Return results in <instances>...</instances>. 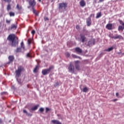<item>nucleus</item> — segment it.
<instances>
[{
    "label": "nucleus",
    "mask_w": 124,
    "mask_h": 124,
    "mask_svg": "<svg viewBox=\"0 0 124 124\" xmlns=\"http://www.w3.org/2000/svg\"><path fill=\"white\" fill-rule=\"evenodd\" d=\"M7 40L9 41L10 43L11 44L12 47H16L18 44V41L17 38L14 34H10L7 38Z\"/></svg>",
    "instance_id": "obj_1"
},
{
    "label": "nucleus",
    "mask_w": 124,
    "mask_h": 124,
    "mask_svg": "<svg viewBox=\"0 0 124 124\" xmlns=\"http://www.w3.org/2000/svg\"><path fill=\"white\" fill-rule=\"evenodd\" d=\"M54 68V66H50L49 68L43 69L42 71L43 76H46L50 73V71Z\"/></svg>",
    "instance_id": "obj_2"
},
{
    "label": "nucleus",
    "mask_w": 124,
    "mask_h": 124,
    "mask_svg": "<svg viewBox=\"0 0 124 124\" xmlns=\"http://www.w3.org/2000/svg\"><path fill=\"white\" fill-rule=\"evenodd\" d=\"M24 70V67L22 66H19L18 67L17 70H16V77L19 78L21 72Z\"/></svg>",
    "instance_id": "obj_3"
},
{
    "label": "nucleus",
    "mask_w": 124,
    "mask_h": 124,
    "mask_svg": "<svg viewBox=\"0 0 124 124\" xmlns=\"http://www.w3.org/2000/svg\"><path fill=\"white\" fill-rule=\"evenodd\" d=\"M67 3L66 2H62L59 3V10H62L63 9L65 10L67 7Z\"/></svg>",
    "instance_id": "obj_4"
},
{
    "label": "nucleus",
    "mask_w": 124,
    "mask_h": 124,
    "mask_svg": "<svg viewBox=\"0 0 124 124\" xmlns=\"http://www.w3.org/2000/svg\"><path fill=\"white\" fill-rule=\"evenodd\" d=\"M68 69L69 70V72H70L72 74H74L75 67L72 62L70 63V65H69V67L68 68Z\"/></svg>",
    "instance_id": "obj_5"
},
{
    "label": "nucleus",
    "mask_w": 124,
    "mask_h": 124,
    "mask_svg": "<svg viewBox=\"0 0 124 124\" xmlns=\"http://www.w3.org/2000/svg\"><path fill=\"white\" fill-rule=\"evenodd\" d=\"M109 37L110 38H112V39H119V40H121V39H123V37L121 35H115V36H111V35H109Z\"/></svg>",
    "instance_id": "obj_6"
},
{
    "label": "nucleus",
    "mask_w": 124,
    "mask_h": 124,
    "mask_svg": "<svg viewBox=\"0 0 124 124\" xmlns=\"http://www.w3.org/2000/svg\"><path fill=\"white\" fill-rule=\"evenodd\" d=\"M29 3L31 6L32 8H34L36 4V2L35 0H30L29 1Z\"/></svg>",
    "instance_id": "obj_7"
},
{
    "label": "nucleus",
    "mask_w": 124,
    "mask_h": 124,
    "mask_svg": "<svg viewBox=\"0 0 124 124\" xmlns=\"http://www.w3.org/2000/svg\"><path fill=\"white\" fill-rule=\"evenodd\" d=\"M75 65L76 66V69L78 71H80V66L79 61H75Z\"/></svg>",
    "instance_id": "obj_8"
},
{
    "label": "nucleus",
    "mask_w": 124,
    "mask_h": 124,
    "mask_svg": "<svg viewBox=\"0 0 124 124\" xmlns=\"http://www.w3.org/2000/svg\"><path fill=\"white\" fill-rule=\"evenodd\" d=\"M86 25L88 27H90L92 25V20L91 17H88L86 19Z\"/></svg>",
    "instance_id": "obj_9"
},
{
    "label": "nucleus",
    "mask_w": 124,
    "mask_h": 124,
    "mask_svg": "<svg viewBox=\"0 0 124 124\" xmlns=\"http://www.w3.org/2000/svg\"><path fill=\"white\" fill-rule=\"evenodd\" d=\"M75 51H76V52L78 54H81L82 53V50L78 47H76V48H75Z\"/></svg>",
    "instance_id": "obj_10"
},
{
    "label": "nucleus",
    "mask_w": 124,
    "mask_h": 124,
    "mask_svg": "<svg viewBox=\"0 0 124 124\" xmlns=\"http://www.w3.org/2000/svg\"><path fill=\"white\" fill-rule=\"evenodd\" d=\"M112 26H113V25H112V24H111V23H108V24L106 25V29H107V30H112Z\"/></svg>",
    "instance_id": "obj_11"
},
{
    "label": "nucleus",
    "mask_w": 124,
    "mask_h": 124,
    "mask_svg": "<svg viewBox=\"0 0 124 124\" xmlns=\"http://www.w3.org/2000/svg\"><path fill=\"white\" fill-rule=\"evenodd\" d=\"M80 40H81V42L82 43L86 41V38L85 37L84 35L82 34H80Z\"/></svg>",
    "instance_id": "obj_12"
},
{
    "label": "nucleus",
    "mask_w": 124,
    "mask_h": 124,
    "mask_svg": "<svg viewBox=\"0 0 124 124\" xmlns=\"http://www.w3.org/2000/svg\"><path fill=\"white\" fill-rule=\"evenodd\" d=\"M86 2L84 1V0H80V2H79V5H80V6L83 7L86 6Z\"/></svg>",
    "instance_id": "obj_13"
},
{
    "label": "nucleus",
    "mask_w": 124,
    "mask_h": 124,
    "mask_svg": "<svg viewBox=\"0 0 124 124\" xmlns=\"http://www.w3.org/2000/svg\"><path fill=\"white\" fill-rule=\"evenodd\" d=\"M8 59H9L10 63H11V62H13L15 60V57L14 56L11 55L9 56Z\"/></svg>",
    "instance_id": "obj_14"
},
{
    "label": "nucleus",
    "mask_w": 124,
    "mask_h": 124,
    "mask_svg": "<svg viewBox=\"0 0 124 124\" xmlns=\"http://www.w3.org/2000/svg\"><path fill=\"white\" fill-rule=\"evenodd\" d=\"M51 122L53 124H62L61 122L57 120H52Z\"/></svg>",
    "instance_id": "obj_15"
},
{
    "label": "nucleus",
    "mask_w": 124,
    "mask_h": 124,
    "mask_svg": "<svg viewBox=\"0 0 124 124\" xmlns=\"http://www.w3.org/2000/svg\"><path fill=\"white\" fill-rule=\"evenodd\" d=\"M17 26L16 24H12L11 25V28L9 29V30H16L17 29Z\"/></svg>",
    "instance_id": "obj_16"
},
{
    "label": "nucleus",
    "mask_w": 124,
    "mask_h": 124,
    "mask_svg": "<svg viewBox=\"0 0 124 124\" xmlns=\"http://www.w3.org/2000/svg\"><path fill=\"white\" fill-rule=\"evenodd\" d=\"M39 64L37 65L35 67V68H34V69L33 70V73L34 74L37 73V71L39 70Z\"/></svg>",
    "instance_id": "obj_17"
},
{
    "label": "nucleus",
    "mask_w": 124,
    "mask_h": 124,
    "mask_svg": "<svg viewBox=\"0 0 124 124\" xmlns=\"http://www.w3.org/2000/svg\"><path fill=\"white\" fill-rule=\"evenodd\" d=\"M39 107V105H37L36 106H34V107H32L31 108V111H35L37 110L38 107Z\"/></svg>",
    "instance_id": "obj_18"
},
{
    "label": "nucleus",
    "mask_w": 124,
    "mask_h": 124,
    "mask_svg": "<svg viewBox=\"0 0 124 124\" xmlns=\"http://www.w3.org/2000/svg\"><path fill=\"white\" fill-rule=\"evenodd\" d=\"M102 16L101 12H99L96 14V16L95 17L96 19H98V18H100V17Z\"/></svg>",
    "instance_id": "obj_19"
},
{
    "label": "nucleus",
    "mask_w": 124,
    "mask_h": 124,
    "mask_svg": "<svg viewBox=\"0 0 124 124\" xmlns=\"http://www.w3.org/2000/svg\"><path fill=\"white\" fill-rule=\"evenodd\" d=\"M113 49H114V47L112 46V47H110L108 48L107 49H105V51H106V52H110V51H112Z\"/></svg>",
    "instance_id": "obj_20"
},
{
    "label": "nucleus",
    "mask_w": 124,
    "mask_h": 124,
    "mask_svg": "<svg viewBox=\"0 0 124 124\" xmlns=\"http://www.w3.org/2000/svg\"><path fill=\"white\" fill-rule=\"evenodd\" d=\"M16 8L18 10H21L22 9V6L20 5L19 4L16 5Z\"/></svg>",
    "instance_id": "obj_21"
},
{
    "label": "nucleus",
    "mask_w": 124,
    "mask_h": 124,
    "mask_svg": "<svg viewBox=\"0 0 124 124\" xmlns=\"http://www.w3.org/2000/svg\"><path fill=\"white\" fill-rule=\"evenodd\" d=\"M9 15L10 17H14V16H15V13L13 12H10L9 13Z\"/></svg>",
    "instance_id": "obj_22"
},
{
    "label": "nucleus",
    "mask_w": 124,
    "mask_h": 124,
    "mask_svg": "<svg viewBox=\"0 0 124 124\" xmlns=\"http://www.w3.org/2000/svg\"><path fill=\"white\" fill-rule=\"evenodd\" d=\"M72 57H73L74 59H80V57L75 54H72Z\"/></svg>",
    "instance_id": "obj_23"
},
{
    "label": "nucleus",
    "mask_w": 124,
    "mask_h": 124,
    "mask_svg": "<svg viewBox=\"0 0 124 124\" xmlns=\"http://www.w3.org/2000/svg\"><path fill=\"white\" fill-rule=\"evenodd\" d=\"M118 30L119 31H123L124 30V28L122 26H119L118 27Z\"/></svg>",
    "instance_id": "obj_24"
},
{
    "label": "nucleus",
    "mask_w": 124,
    "mask_h": 124,
    "mask_svg": "<svg viewBox=\"0 0 124 124\" xmlns=\"http://www.w3.org/2000/svg\"><path fill=\"white\" fill-rule=\"evenodd\" d=\"M21 51V47H17L16 50V53H19Z\"/></svg>",
    "instance_id": "obj_25"
},
{
    "label": "nucleus",
    "mask_w": 124,
    "mask_h": 124,
    "mask_svg": "<svg viewBox=\"0 0 124 124\" xmlns=\"http://www.w3.org/2000/svg\"><path fill=\"white\" fill-rule=\"evenodd\" d=\"M88 90H89V89L87 87L83 88V92L86 93L88 91Z\"/></svg>",
    "instance_id": "obj_26"
},
{
    "label": "nucleus",
    "mask_w": 124,
    "mask_h": 124,
    "mask_svg": "<svg viewBox=\"0 0 124 124\" xmlns=\"http://www.w3.org/2000/svg\"><path fill=\"white\" fill-rule=\"evenodd\" d=\"M39 111L41 113H43L44 111V108H40L39 109Z\"/></svg>",
    "instance_id": "obj_27"
},
{
    "label": "nucleus",
    "mask_w": 124,
    "mask_h": 124,
    "mask_svg": "<svg viewBox=\"0 0 124 124\" xmlns=\"http://www.w3.org/2000/svg\"><path fill=\"white\" fill-rule=\"evenodd\" d=\"M76 29H77L78 31H80V30H81V28L78 25H77V26H76Z\"/></svg>",
    "instance_id": "obj_28"
},
{
    "label": "nucleus",
    "mask_w": 124,
    "mask_h": 124,
    "mask_svg": "<svg viewBox=\"0 0 124 124\" xmlns=\"http://www.w3.org/2000/svg\"><path fill=\"white\" fill-rule=\"evenodd\" d=\"M7 10L8 11H9V10H11V5L10 4H9L7 5Z\"/></svg>",
    "instance_id": "obj_29"
},
{
    "label": "nucleus",
    "mask_w": 124,
    "mask_h": 124,
    "mask_svg": "<svg viewBox=\"0 0 124 124\" xmlns=\"http://www.w3.org/2000/svg\"><path fill=\"white\" fill-rule=\"evenodd\" d=\"M21 48H22L23 49H25V46H24V43L23 42H22L21 43Z\"/></svg>",
    "instance_id": "obj_30"
},
{
    "label": "nucleus",
    "mask_w": 124,
    "mask_h": 124,
    "mask_svg": "<svg viewBox=\"0 0 124 124\" xmlns=\"http://www.w3.org/2000/svg\"><path fill=\"white\" fill-rule=\"evenodd\" d=\"M65 55H66V57H67V58H69L70 56V54L69 52H66Z\"/></svg>",
    "instance_id": "obj_31"
},
{
    "label": "nucleus",
    "mask_w": 124,
    "mask_h": 124,
    "mask_svg": "<svg viewBox=\"0 0 124 124\" xmlns=\"http://www.w3.org/2000/svg\"><path fill=\"white\" fill-rule=\"evenodd\" d=\"M17 80L19 84L22 85V82H21V79H17Z\"/></svg>",
    "instance_id": "obj_32"
},
{
    "label": "nucleus",
    "mask_w": 124,
    "mask_h": 124,
    "mask_svg": "<svg viewBox=\"0 0 124 124\" xmlns=\"http://www.w3.org/2000/svg\"><path fill=\"white\" fill-rule=\"evenodd\" d=\"M118 22H119L120 25H123V24L124 23L123 22V20L121 19H118Z\"/></svg>",
    "instance_id": "obj_33"
},
{
    "label": "nucleus",
    "mask_w": 124,
    "mask_h": 124,
    "mask_svg": "<svg viewBox=\"0 0 124 124\" xmlns=\"http://www.w3.org/2000/svg\"><path fill=\"white\" fill-rule=\"evenodd\" d=\"M46 113L50 110V108H46Z\"/></svg>",
    "instance_id": "obj_34"
},
{
    "label": "nucleus",
    "mask_w": 124,
    "mask_h": 124,
    "mask_svg": "<svg viewBox=\"0 0 124 124\" xmlns=\"http://www.w3.org/2000/svg\"><path fill=\"white\" fill-rule=\"evenodd\" d=\"M31 39H29L28 40V44H31Z\"/></svg>",
    "instance_id": "obj_35"
},
{
    "label": "nucleus",
    "mask_w": 124,
    "mask_h": 124,
    "mask_svg": "<svg viewBox=\"0 0 124 124\" xmlns=\"http://www.w3.org/2000/svg\"><path fill=\"white\" fill-rule=\"evenodd\" d=\"M5 2L10 3L12 1V0H3Z\"/></svg>",
    "instance_id": "obj_36"
},
{
    "label": "nucleus",
    "mask_w": 124,
    "mask_h": 124,
    "mask_svg": "<svg viewBox=\"0 0 124 124\" xmlns=\"http://www.w3.org/2000/svg\"><path fill=\"white\" fill-rule=\"evenodd\" d=\"M6 22L7 23V24H10V23H11V20H8V19H7V20H6Z\"/></svg>",
    "instance_id": "obj_37"
},
{
    "label": "nucleus",
    "mask_w": 124,
    "mask_h": 124,
    "mask_svg": "<svg viewBox=\"0 0 124 124\" xmlns=\"http://www.w3.org/2000/svg\"><path fill=\"white\" fill-rule=\"evenodd\" d=\"M32 10H33V12L34 14L36 12V11L34 7L32 8Z\"/></svg>",
    "instance_id": "obj_38"
},
{
    "label": "nucleus",
    "mask_w": 124,
    "mask_h": 124,
    "mask_svg": "<svg viewBox=\"0 0 124 124\" xmlns=\"http://www.w3.org/2000/svg\"><path fill=\"white\" fill-rule=\"evenodd\" d=\"M27 115L28 116H30V117H31L32 116V114H30L29 113H28Z\"/></svg>",
    "instance_id": "obj_39"
},
{
    "label": "nucleus",
    "mask_w": 124,
    "mask_h": 124,
    "mask_svg": "<svg viewBox=\"0 0 124 124\" xmlns=\"http://www.w3.org/2000/svg\"><path fill=\"white\" fill-rule=\"evenodd\" d=\"M6 94H7V92H3L1 93L2 95Z\"/></svg>",
    "instance_id": "obj_40"
},
{
    "label": "nucleus",
    "mask_w": 124,
    "mask_h": 124,
    "mask_svg": "<svg viewBox=\"0 0 124 124\" xmlns=\"http://www.w3.org/2000/svg\"><path fill=\"white\" fill-rule=\"evenodd\" d=\"M23 112H24V113H26V114H27V113H28V112H27V111L26 110H25V109H24V110H23Z\"/></svg>",
    "instance_id": "obj_41"
},
{
    "label": "nucleus",
    "mask_w": 124,
    "mask_h": 124,
    "mask_svg": "<svg viewBox=\"0 0 124 124\" xmlns=\"http://www.w3.org/2000/svg\"><path fill=\"white\" fill-rule=\"evenodd\" d=\"M92 16H93V17H94V14H91V15H90V17H89V18H91V17H92Z\"/></svg>",
    "instance_id": "obj_42"
},
{
    "label": "nucleus",
    "mask_w": 124,
    "mask_h": 124,
    "mask_svg": "<svg viewBox=\"0 0 124 124\" xmlns=\"http://www.w3.org/2000/svg\"><path fill=\"white\" fill-rule=\"evenodd\" d=\"M118 101V99H113V100H112V101L114 102H116V101Z\"/></svg>",
    "instance_id": "obj_43"
},
{
    "label": "nucleus",
    "mask_w": 124,
    "mask_h": 124,
    "mask_svg": "<svg viewBox=\"0 0 124 124\" xmlns=\"http://www.w3.org/2000/svg\"><path fill=\"white\" fill-rule=\"evenodd\" d=\"M27 57L30 58L31 57V55L30 54V53H28L27 55Z\"/></svg>",
    "instance_id": "obj_44"
},
{
    "label": "nucleus",
    "mask_w": 124,
    "mask_h": 124,
    "mask_svg": "<svg viewBox=\"0 0 124 124\" xmlns=\"http://www.w3.org/2000/svg\"><path fill=\"white\" fill-rule=\"evenodd\" d=\"M35 33V31H31V34H32V35H34Z\"/></svg>",
    "instance_id": "obj_45"
},
{
    "label": "nucleus",
    "mask_w": 124,
    "mask_h": 124,
    "mask_svg": "<svg viewBox=\"0 0 124 124\" xmlns=\"http://www.w3.org/2000/svg\"><path fill=\"white\" fill-rule=\"evenodd\" d=\"M119 93H116V97H118V96H119Z\"/></svg>",
    "instance_id": "obj_46"
},
{
    "label": "nucleus",
    "mask_w": 124,
    "mask_h": 124,
    "mask_svg": "<svg viewBox=\"0 0 124 124\" xmlns=\"http://www.w3.org/2000/svg\"><path fill=\"white\" fill-rule=\"evenodd\" d=\"M34 14H35V15H36V16H38V12H36L35 13H34Z\"/></svg>",
    "instance_id": "obj_47"
},
{
    "label": "nucleus",
    "mask_w": 124,
    "mask_h": 124,
    "mask_svg": "<svg viewBox=\"0 0 124 124\" xmlns=\"http://www.w3.org/2000/svg\"><path fill=\"white\" fill-rule=\"evenodd\" d=\"M104 0H99V1L100 2H102L104 1Z\"/></svg>",
    "instance_id": "obj_48"
},
{
    "label": "nucleus",
    "mask_w": 124,
    "mask_h": 124,
    "mask_svg": "<svg viewBox=\"0 0 124 124\" xmlns=\"http://www.w3.org/2000/svg\"><path fill=\"white\" fill-rule=\"evenodd\" d=\"M2 123V120L0 119V124Z\"/></svg>",
    "instance_id": "obj_49"
},
{
    "label": "nucleus",
    "mask_w": 124,
    "mask_h": 124,
    "mask_svg": "<svg viewBox=\"0 0 124 124\" xmlns=\"http://www.w3.org/2000/svg\"><path fill=\"white\" fill-rule=\"evenodd\" d=\"M122 26H123L124 29V22L123 23V25H122Z\"/></svg>",
    "instance_id": "obj_50"
},
{
    "label": "nucleus",
    "mask_w": 124,
    "mask_h": 124,
    "mask_svg": "<svg viewBox=\"0 0 124 124\" xmlns=\"http://www.w3.org/2000/svg\"><path fill=\"white\" fill-rule=\"evenodd\" d=\"M31 31H35L34 30H31Z\"/></svg>",
    "instance_id": "obj_51"
},
{
    "label": "nucleus",
    "mask_w": 124,
    "mask_h": 124,
    "mask_svg": "<svg viewBox=\"0 0 124 124\" xmlns=\"http://www.w3.org/2000/svg\"><path fill=\"white\" fill-rule=\"evenodd\" d=\"M39 2H41L42 0H38Z\"/></svg>",
    "instance_id": "obj_52"
},
{
    "label": "nucleus",
    "mask_w": 124,
    "mask_h": 124,
    "mask_svg": "<svg viewBox=\"0 0 124 124\" xmlns=\"http://www.w3.org/2000/svg\"><path fill=\"white\" fill-rule=\"evenodd\" d=\"M46 20H48L47 17L46 18Z\"/></svg>",
    "instance_id": "obj_53"
},
{
    "label": "nucleus",
    "mask_w": 124,
    "mask_h": 124,
    "mask_svg": "<svg viewBox=\"0 0 124 124\" xmlns=\"http://www.w3.org/2000/svg\"><path fill=\"white\" fill-rule=\"evenodd\" d=\"M123 55H124V52L123 53Z\"/></svg>",
    "instance_id": "obj_54"
},
{
    "label": "nucleus",
    "mask_w": 124,
    "mask_h": 124,
    "mask_svg": "<svg viewBox=\"0 0 124 124\" xmlns=\"http://www.w3.org/2000/svg\"><path fill=\"white\" fill-rule=\"evenodd\" d=\"M28 8H30V6H29Z\"/></svg>",
    "instance_id": "obj_55"
},
{
    "label": "nucleus",
    "mask_w": 124,
    "mask_h": 124,
    "mask_svg": "<svg viewBox=\"0 0 124 124\" xmlns=\"http://www.w3.org/2000/svg\"><path fill=\"white\" fill-rule=\"evenodd\" d=\"M93 42H95V41H94V40H93Z\"/></svg>",
    "instance_id": "obj_56"
}]
</instances>
